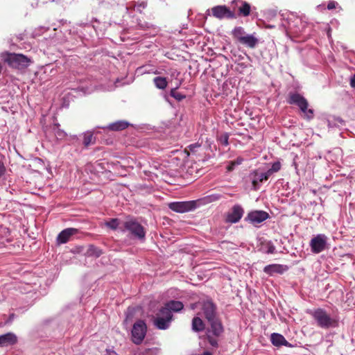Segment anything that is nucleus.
Listing matches in <instances>:
<instances>
[{"label": "nucleus", "instance_id": "obj_35", "mask_svg": "<svg viewBox=\"0 0 355 355\" xmlns=\"http://www.w3.org/2000/svg\"><path fill=\"white\" fill-rule=\"evenodd\" d=\"M338 3L334 1H330L327 4V8L329 10H332L336 7Z\"/></svg>", "mask_w": 355, "mask_h": 355}, {"label": "nucleus", "instance_id": "obj_30", "mask_svg": "<svg viewBox=\"0 0 355 355\" xmlns=\"http://www.w3.org/2000/svg\"><path fill=\"white\" fill-rule=\"evenodd\" d=\"M179 85L176 86L175 88L171 89L170 92V94L172 97L178 100V101H180L185 98V95H183L179 92H177V89L178 88Z\"/></svg>", "mask_w": 355, "mask_h": 355}, {"label": "nucleus", "instance_id": "obj_36", "mask_svg": "<svg viewBox=\"0 0 355 355\" xmlns=\"http://www.w3.org/2000/svg\"><path fill=\"white\" fill-rule=\"evenodd\" d=\"M52 2H56L58 3H61L64 5V3H69L71 2V0H51Z\"/></svg>", "mask_w": 355, "mask_h": 355}, {"label": "nucleus", "instance_id": "obj_45", "mask_svg": "<svg viewBox=\"0 0 355 355\" xmlns=\"http://www.w3.org/2000/svg\"><path fill=\"white\" fill-rule=\"evenodd\" d=\"M155 74H158V73H159V72H158L157 71H156L155 72Z\"/></svg>", "mask_w": 355, "mask_h": 355}, {"label": "nucleus", "instance_id": "obj_13", "mask_svg": "<svg viewBox=\"0 0 355 355\" xmlns=\"http://www.w3.org/2000/svg\"><path fill=\"white\" fill-rule=\"evenodd\" d=\"M202 311L206 319L208 321H212L216 318V306L209 301L205 302L202 305Z\"/></svg>", "mask_w": 355, "mask_h": 355}, {"label": "nucleus", "instance_id": "obj_25", "mask_svg": "<svg viewBox=\"0 0 355 355\" xmlns=\"http://www.w3.org/2000/svg\"><path fill=\"white\" fill-rule=\"evenodd\" d=\"M232 35L236 40H237L240 42L241 39L244 37L246 35V34L244 29L242 27L239 26L236 27L232 31Z\"/></svg>", "mask_w": 355, "mask_h": 355}, {"label": "nucleus", "instance_id": "obj_44", "mask_svg": "<svg viewBox=\"0 0 355 355\" xmlns=\"http://www.w3.org/2000/svg\"><path fill=\"white\" fill-rule=\"evenodd\" d=\"M275 27V26L274 25H270V24L266 26V28H273Z\"/></svg>", "mask_w": 355, "mask_h": 355}, {"label": "nucleus", "instance_id": "obj_33", "mask_svg": "<svg viewBox=\"0 0 355 355\" xmlns=\"http://www.w3.org/2000/svg\"><path fill=\"white\" fill-rule=\"evenodd\" d=\"M220 141L221 142L222 144H223L224 146H227L228 145V135L227 134H224L223 135L220 136Z\"/></svg>", "mask_w": 355, "mask_h": 355}, {"label": "nucleus", "instance_id": "obj_7", "mask_svg": "<svg viewBox=\"0 0 355 355\" xmlns=\"http://www.w3.org/2000/svg\"><path fill=\"white\" fill-rule=\"evenodd\" d=\"M328 238L326 235L320 234L311 239L310 247L312 252L318 254L325 250Z\"/></svg>", "mask_w": 355, "mask_h": 355}, {"label": "nucleus", "instance_id": "obj_41", "mask_svg": "<svg viewBox=\"0 0 355 355\" xmlns=\"http://www.w3.org/2000/svg\"><path fill=\"white\" fill-rule=\"evenodd\" d=\"M350 85L352 87L355 88V74L352 77L350 80Z\"/></svg>", "mask_w": 355, "mask_h": 355}, {"label": "nucleus", "instance_id": "obj_27", "mask_svg": "<svg viewBox=\"0 0 355 355\" xmlns=\"http://www.w3.org/2000/svg\"><path fill=\"white\" fill-rule=\"evenodd\" d=\"M105 224L107 227L114 230L122 227V225L120 226L121 223L118 218H112L109 221H106Z\"/></svg>", "mask_w": 355, "mask_h": 355}, {"label": "nucleus", "instance_id": "obj_32", "mask_svg": "<svg viewBox=\"0 0 355 355\" xmlns=\"http://www.w3.org/2000/svg\"><path fill=\"white\" fill-rule=\"evenodd\" d=\"M281 168V164L279 162H277L272 164L270 170L274 173L279 171Z\"/></svg>", "mask_w": 355, "mask_h": 355}, {"label": "nucleus", "instance_id": "obj_29", "mask_svg": "<svg viewBox=\"0 0 355 355\" xmlns=\"http://www.w3.org/2000/svg\"><path fill=\"white\" fill-rule=\"evenodd\" d=\"M95 139L92 132H86L84 134L83 144L85 146H88L92 144H94Z\"/></svg>", "mask_w": 355, "mask_h": 355}, {"label": "nucleus", "instance_id": "obj_22", "mask_svg": "<svg viewBox=\"0 0 355 355\" xmlns=\"http://www.w3.org/2000/svg\"><path fill=\"white\" fill-rule=\"evenodd\" d=\"M153 83L155 87L159 89H164L168 85L166 78L161 76L155 77L153 78Z\"/></svg>", "mask_w": 355, "mask_h": 355}, {"label": "nucleus", "instance_id": "obj_37", "mask_svg": "<svg viewBox=\"0 0 355 355\" xmlns=\"http://www.w3.org/2000/svg\"><path fill=\"white\" fill-rule=\"evenodd\" d=\"M209 343L213 347H216L218 345L217 340L216 339H214V338L209 337Z\"/></svg>", "mask_w": 355, "mask_h": 355}, {"label": "nucleus", "instance_id": "obj_5", "mask_svg": "<svg viewBox=\"0 0 355 355\" xmlns=\"http://www.w3.org/2000/svg\"><path fill=\"white\" fill-rule=\"evenodd\" d=\"M172 318V313L167 309H161L154 320V324L159 329H166L170 325Z\"/></svg>", "mask_w": 355, "mask_h": 355}, {"label": "nucleus", "instance_id": "obj_46", "mask_svg": "<svg viewBox=\"0 0 355 355\" xmlns=\"http://www.w3.org/2000/svg\"><path fill=\"white\" fill-rule=\"evenodd\" d=\"M272 15L275 16V12H272Z\"/></svg>", "mask_w": 355, "mask_h": 355}, {"label": "nucleus", "instance_id": "obj_23", "mask_svg": "<svg viewBox=\"0 0 355 355\" xmlns=\"http://www.w3.org/2000/svg\"><path fill=\"white\" fill-rule=\"evenodd\" d=\"M205 328L202 320L199 317L193 318L192 320V329L194 331H202Z\"/></svg>", "mask_w": 355, "mask_h": 355}, {"label": "nucleus", "instance_id": "obj_28", "mask_svg": "<svg viewBox=\"0 0 355 355\" xmlns=\"http://www.w3.org/2000/svg\"><path fill=\"white\" fill-rule=\"evenodd\" d=\"M239 14L244 16V17H247L250 15V6L249 3H248L247 2H243L242 3V5L241 6H240L239 8Z\"/></svg>", "mask_w": 355, "mask_h": 355}, {"label": "nucleus", "instance_id": "obj_40", "mask_svg": "<svg viewBox=\"0 0 355 355\" xmlns=\"http://www.w3.org/2000/svg\"><path fill=\"white\" fill-rule=\"evenodd\" d=\"M263 173V175H266V180L269 178V177H270L272 174H273V173H272L270 169H268L266 173Z\"/></svg>", "mask_w": 355, "mask_h": 355}, {"label": "nucleus", "instance_id": "obj_6", "mask_svg": "<svg viewBox=\"0 0 355 355\" xmlns=\"http://www.w3.org/2000/svg\"><path fill=\"white\" fill-rule=\"evenodd\" d=\"M168 207L177 213H185L194 210L197 207V202L195 200L173 202L168 204Z\"/></svg>", "mask_w": 355, "mask_h": 355}, {"label": "nucleus", "instance_id": "obj_9", "mask_svg": "<svg viewBox=\"0 0 355 355\" xmlns=\"http://www.w3.org/2000/svg\"><path fill=\"white\" fill-rule=\"evenodd\" d=\"M244 214L243 207L239 205H235L228 211L226 216V221L231 223H236L240 220Z\"/></svg>", "mask_w": 355, "mask_h": 355}, {"label": "nucleus", "instance_id": "obj_14", "mask_svg": "<svg viewBox=\"0 0 355 355\" xmlns=\"http://www.w3.org/2000/svg\"><path fill=\"white\" fill-rule=\"evenodd\" d=\"M78 232V230L76 228H67L62 230L57 237V242L58 244L66 243L69 241L71 236L74 235Z\"/></svg>", "mask_w": 355, "mask_h": 355}, {"label": "nucleus", "instance_id": "obj_10", "mask_svg": "<svg viewBox=\"0 0 355 355\" xmlns=\"http://www.w3.org/2000/svg\"><path fill=\"white\" fill-rule=\"evenodd\" d=\"M211 13L214 17L217 19L228 18L232 19L235 17L234 14L225 6H216L211 8Z\"/></svg>", "mask_w": 355, "mask_h": 355}, {"label": "nucleus", "instance_id": "obj_3", "mask_svg": "<svg viewBox=\"0 0 355 355\" xmlns=\"http://www.w3.org/2000/svg\"><path fill=\"white\" fill-rule=\"evenodd\" d=\"M122 232H128L135 237L139 239L145 238L146 232L143 226L132 218H127L122 223V227H120Z\"/></svg>", "mask_w": 355, "mask_h": 355}, {"label": "nucleus", "instance_id": "obj_4", "mask_svg": "<svg viewBox=\"0 0 355 355\" xmlns=\"http://www.w3.org/2000/svg\"><path fill=\"white\" fill-rule=\"evenodd\" d=\"M288 103L297 105L306 119L310 120L313 118V110L308 108L309 103L302 95L297 93L291 94Z\"/></svg>", "mask_w": 355, "mask_h": 355}, {"label": "nucleus", "instance_id": "obj_26", "mask_svg": "<svg viewBox=\"0 0 355 355\" xmlns=\"http://www.w3.org/2000/svg\"><path fill=\"white\" fill-rule=\"evenodd\" d=\"M86 254L88 257H98L102 254V251L94 245H89L88 250H87Z\"/></svg>", "mask_w": 355, "mask_h": 355}, {"label": "nucleus", "instance_id": "obj_42", "mask_svg": "<svg viewBox=\"0 0 355 355\" xmlns=\"http://www.w3.org/2000/svg\"><path fill=\"white\" fill-rule=\"evenodd\" d=\"M196 306H197L196 304H191V309H195Z\"/></svg>", "mask_w": 355, "mask_h": 355}, {"label": "nucleus", "instance_id": "obj_12", "mask_svg": "<svg viewBox=\"0 0 355 355\" xmlns=\"http://www.w3.org/2000/svg\"><path fill=\"white\" fill-rule=\"evenodd\" d=\"M17 336L12 332L0 336V347H4L14 345L17 343Z\"/></svg>", "mask_w": 355, "mask_h": 355}, {"label": "nucleus", "instance_id": "obj_15", "mask_svg": "<svg viewBox=\"0 0 355 355\" xmlns=\"http://www.w3.org/2000/svg\"><path fill=\"white\" fill-rule=\"evenodd\" d=\"M288 270V266L281 264H270L264 267L263 271L269 275L275 273L282 274Z\"/></svg>", "mask_w": 355, "mask_h": 355}, {"label": "nucleus", "instance_id": "obj_18", "mask_svg": "<svg viewBox=\"0 0 355 355\" xmlns=\"http://www.w3.org/2000/svg\"><path fill=\"white\" fill-rule=\"evenodd\" d=\"M184 307L183 304L180 301L171 300L167 302L162 309H167L168 311L178 312L181 311Z\"/></svg>", "mask_w": 355, "mask_h": 355}, {"label": "nucleus", "instance_id": "obj_31", "mask_svg": "<svg viewBox=\"0 0 355 355\" xmlns=\"http://www.w3.org/2000/svg\"><path fill=\"white\" fill-rule=\"evenodd\" d=\"M243 162V159L241 157H237L235 160L231 161L228 166H227V170L228 171H232L234 170L235 166L240 165Z\"/></svg>", "mask_w": 355, "mask_h": 355}, {"label": "nucleus", "instance_id": "obj_38", "mask_svg": "<svg viewBox=\"0 0 355 355\" xmlns=\"http://www.w3.org/2000/svg\"><path fill=\"white\" fill-rule=\"evenodd\" d=\"M146 6V3L143 2L140 4H139L137 7H136V10L139 12H141V8H144Z\"/></svg>", "mask_w": 355, "mask_h": 355}, {"label": "nucleus", "instance_id": "obj_2", "mask_svg": "<svg viewBox=\"0 0 355 355\" xmlns=\"http://www.w3.org/2000/svg\"><path fill=\"white\" fill-rule=\"evenodd\" d=\"M311 315L315 320L317 325L322 329L336 327L338 324V320L331 318L325 310L317 309L311 312Z\"/></svg>", "mask_w": 355, "mask_h": 355}, {"label": "nucleus", "instance_id": "obj_11", "mask_svg": "<svg viewBox=\"0 0 355 355\" xmlns=\"http://www.w3.org/2000/svg\"><path fill=\"white\" fill-rule=\"evenodd\" d=\"M269 217L266 211L261 210L252 211L248 214L246 220L253 225H257L266 220Z\"/></svg>", "mask_w": 355, "mask_h": 355}, {"label": "nucleus", "instance_id": "obj_34", "mask_svg": "<svg viewBox=\"0 0 355 355\" xmlns=\"http://www.w3.org/2000/svg\"><path fill=\"white\" fill-rule=\"evenodd\" d=\"M266 252L268 254H273L275 252V247L272 244L268 243V248Z\"/></svg>", "mask_w": 355, "mask_h": 355}, {"label": "nucleus", "instance_id": "obj_21", "mask_svg": "<svg viewBox=\"0 0 355 355\" xmlns=\"http://www.w3.org/2000/svg\"><path fill=\"white\" fill-rule=\"evenodd\" d=\"M252 183L254 188L256 189L260 182L266 180V175L262 173H259L257 171H254L252 174Z\"/></svg>", "mask_w": 355, "mask_h": 355}, {"label": "nucleus", "instance_id": "obj_1", "mask_svg": "<svg viewBox=\"0 0 355 355\" xmlns=\"http://www.w3.org/2000/svg\"><path fill=\"white\" fill-rule=\"evenodd\" d=\"M2 60L7 63L10 67L22 69L28 67L31 59L23 54L4 52L1 54Z\"/></svg>", "mask_w": 355, "mask_h": 355}, {"label": "nucleus", "instance_id": "obj_16", "mask_svg": "<svg viewBox=\"0 0 355 355\" xmlns=\"http://www.w3.org/2000/svg\"><path fill=\"white\" fill-rule=\"evenodd\" d=\"M270 341L272 343L273 345L276 347H280V346H286V347H292V345H291L286 339L285 338L280 334L277 333H273L270 336Z\"/></svg>", "mask_w": 355, "mask_h": 355}, {"label": "nucleus", "instance_id": "obj_19", "mask_svg": "<svg viewBox=\"0 0 355 355\" xmlns=\"http://www.w3.org/2000/svg\"><path fill=\"white\" fill-rule=\"evenodd\" d=\"M240 43L250 48H254L257 43L258 40L252 35H246L241 39Z\"/></svg>", "mask_w": 355, "mask_h": 355}, {"label": "nucleus", "instance_id": "obj_39", "mask_svg": "<svg viewBox=\"0 0 355 355\" xmlns=\"http://www.w3.org/2000/svg\"><path fill=\"white\" fill-rule=\"evenodd\" d=\"M6 168L3 164L0 163V177L2 176L5 173Z\"/></svg>", "mask_w": 355, "mask_h": 355}, {"label": "nucleus", "instance_id": "obj_8", "mask_svg": "<svg viewBox=\"0 0 355 355\" xmlns=\"http://www.w3.org/2000/svg\"><path fill=\"white\" fill-rule=\"evenodd\" d=\"M146 331V326L144 322L139 320L133 325L132 330V342L137 345L141 343Z\"/></svg>", "mask_w": 355, "mask_h": 355}, {"label": "nucleus", "instance_id": "obj_20", "mask_svg": "<svg viewBox=\"0 0 355 355\" xmlns=\"http://www.w3.org/2000/svg\"><path fill=\"white\" fill-rule=\"evenodd\" d=\"M129 123L125 121H118L114 123H110L108 125V129L113 131L123 130L128 128Z\"/></svg>", "mask_w": 355, "mask_h": 355}, {"label": "nucleus", "instance_id": "obj_24", "mask_svg": "<svg viewBox=\"0 0 355 355\" xmlns=\"http://www.w3.org/2000/svg\"><path fill=\"white\" fill-rule=\"evenodd\" d=\"M59 123H55L53 125V130L57 139H63L67 137V133L61 130Z\"/></svg>", "mask_w": 355, "mask_h": 355}, {"label": "nucleus", "instance_id": "obj_43", "mask_svg": "<svg viewBox=\"0 0 355 355\" xmlns=\"http://www.w3.org/2000/svg\"><path fill=\"white\" fill-rule=\"evenodd\" d=\"M202 355H212V354L209 352H205Z\"/></svg>", "mask_w": 355, "mask_h": 355}, {"label": "nucleus", "instance_id": "obj_17", "mask_svg": "<svg viewBox=\"0 0 355 355\" xmlns=\"http://www.w3.org/2000/svg\"><path fill=\"white\" fill-rule=\"evenodd\" d=\"M211 325V330L214 335L220 336L223 331V327L221 322L217 318L212 320V321H208Z\"/></svg>", "mask_w": 355, "mask_h": 355}]
</instances>
